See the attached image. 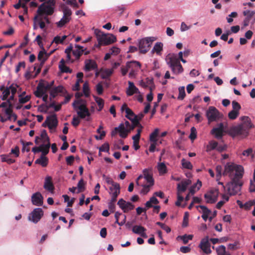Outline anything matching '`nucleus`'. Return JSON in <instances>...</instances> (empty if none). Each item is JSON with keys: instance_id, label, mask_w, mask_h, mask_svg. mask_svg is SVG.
Segmentation results:
<instances>
[{"instance_id": "f257e3e1", "label": "nucleus", "mask_w": 255, "mask_h": 255, "mask_svg": "<svg viewBox=\"0 0 255 255\" xmlns=\"http://www.w3.org/2000/svg\"><path fill=\"white\" fill-rule=\"evenodd\" d=\"M244 172V168L241 165L229 162L225 165L223 175L228 176L231 179L226 185L230 196L235 195L241 191L243 185L242 178Z\"/></svg>"}, {"instance_id": "f03ea898", "label": "nucleus", "mask_w": 255, "mask_h": 255, "mask_svg": "<svg viewBox=\"0 0 255 255\" xmlns=\"http://www.w3.org/2000/svg\"><path fill=\"white\" fill-rule=\"evenodd\" d=\"M81 102V100H75L73 103L72 106L80 119H84L87 118L86 120L90 121L91 113L86 104H82Z\"/></svg>"}, {"instance_id": "7ed1b4c3", "label": "nucleus", "mask_w": 255, "mask_h": 255, "mask_svg": "<svg viewBox=\"0 0 255 255\" xmlns=\"http://www.w3.org/2000/svg\"><path fill=\"white\" fill-rule=\"evenodd\" d=\"M55 3V0H48L44 2L39 6L37 10V14L39 16L52 15L54 12Z\"/></svg>"}, {"instance_id": "20e7f679", "label": "nucleus", "mask_w": 255, "mask_h": 255, "mask_svg": "<svg viewBox=\"0 0 255 255\" xmlns=\"http://www.w3.org/2000/svg\"><path fill=\"white\" fill-rule=\"evenodd\" d=\"M99 37L98 38L99 46L107 45L115 42L117 40L116 36L112 34H104L101 31L97 33Z\"/></svg>"}, {"instance_id": "39448f33", "label": "nucleus", "mask_w": 255, "mask_h": 255, "mask_svg": "<svg viewBox=\"0 0 255 255\" xmlns=\"http://www.w3.org/2000/svg\"><path fill=\"white\" fill-rule=\"evenodd\" d=\"M154 40L155 38L154 37H147L140 39L138 41V49L140 53L145 54L149 50L152 42Z\"/></svg>"}, {"instance_id": "423d86ee", "label": "nucleus", "mask_w": 255, "mask_h": 255, "mask_svg": "<svg viewBox=\"0 0 255 255\" xmlns=\"http://www.w3.org/2000/svg\"><path fill=\"white\" fill-rule=\"evenodd\" d=\"M43 215L44 212L41 208H35L29 214L28 220L36 224L40 220Z\"/></svg>"}, {"instance_id": "0eeeda50", "label": "nucleus", "mask_w": 255, "mask_h": 255, "mask_svg": "<svg viewBox=\"0 0 255 255\" xmlns=\"http://www.w3.org/2000/svg\"><path fill=\"white\" fill-rule=\"evenodd\" d=\"M143 175H139L136 179V184H139L138 181L144 177L147 183L150 185H153L154 180L152 177V172L151 169H144L143 171Z\"/></svg>"}, {"instance_id": "6e6552de", "label": "nucleus", "mask_w": 255, "mask_h": 255, "mask_svg": "<svg viewBox=\"0 0 255 255\" xmlns=\"http://www.w3.org/2000/svg\"><path fill=\"white\" fill-rule=\"evenodd\" d=\"M220 113L214 107H210L206 112V116L209 123L216 121L220 117Z\"/></svg>"}, {"instance_id": "1a4fd4ad", "label": "nucleus", "mask_w": 255, "mask_h": 255, "mask_svg": "<svg viewBox=\"0 0 255 255\" xmlns=\"http://www.w3.org/2000/svg\"><path fill=\"white\" fill-rule=\"evenodd\" d=\"M240 120L243 122L241 124L242 128L246 132V136L248 135L250 129L254 127L253 124L252 123L251 120L249 117L243 116L240 118Z\"/></svg>"}, {"instance_id": "9d476101", "label": "nucleus", "mask_w": 255, "mask_h": 255, "mask_svg": "<svg viewBox=\"0 0 255 255\" xmlns=\"http://www.w3.org/2000/svg\"><path fill=\"white\" fill-rule=\"evenodd\" d=\"M219 190H212L204 195V198L206 199V203L213 204L215 203L218 199L219 195Z\"/></svg>"}, {"instance_id": "9b49d317", "label": "nucleus", "mask_w": 255, "mask_h": 255, "mask_svg": "<svg viewBox=\"0 0 255 255\" xmlns=\"http://www.w3.org/2000/svg\"><path fill=\"white\" fill-rule=\"evenodd\" d=\"M59 93L64 96L67 94V91L61 85L52 88L50 92V100H52V99L55 98Z\"/></svg>"}, {"instance_id": "f8f14e48", "label": "nucleus", "mask_w": 255, "mask_h": 255, "mask_svg": "<svg viewBox=\"0 0 255 255\" xmlns=\"http://www.w3.org/2000/svg\"><path fill=\"white\" fill-rule=\"evenodd\" d=\"M119 132L120 137L126 138L127 137L128 131L125 130V126L124 123H121L118 127L115 128L111 132L112 136H114Z\"/></svg>"}, {"instance_id": "ddd939ff", "label": "nucleus", "mask_w": 255, "mask_h": 255, "mask_svg": "<svg viewBox=\"0 0 255 255\" xmlns=\"http://www.w3.org/2000/svg\"><path fill=\"white\" fill-rule=\"evenodd\" d=\"M199 247L206 254H210L211 253L208 237H206L202 239L199 245Z\"/></svg>"}, {"instance_id": "4468645a", "label": "nucleus", "mask_w": 255, "mask_h": 255, "mask_svg": "<svg viewBox=\"0 0 255 255\" xmlns=\"http://www.w3.org/2000/svg\"><path fill=\"white\" fill-rule=\"evenodd\" d=\"M46 123L50 129L56 128L58 125V120L56 114H53L47 117Z\"/></svg>"}, {"instance_id": "2eb2a0df", "label": "nucleus", "mask_w": 255, "mask_h": 255, "mask_svg": "<svg viewBox=\"0 0 255 255\" xmlns=\"http://www.w3.org/2000/svg\"><path fill=\"white\" fill-rule=\"evenodd\" d=\"M43 198L41 194L37 192L32 195L31 202L34 205L40 206L43 204Z\"/></svg>"}, {"instance_id": "dca6fc26", "label": "nucleus", "mask_w": 255, "mask_h": 255, "mask_svg": "<svg viewBox=\"0 0 255 255\" xmlns=\"http://www.w3.org/2000/svg\"><path fill=\"white\" fill-rule=\"evenodd\" d=\"M230 134L233 136L240 135H245L246 132L240 125L232 127L230 129Z\"/></svg>"}, {"instance_id": "f3484780", "label": "nucleus", "mask_w": 255, "mask_h": 255, "mask_svg": "<svg viewBox=\"0 0 255 255\" xmlns=\"http://www.w3.org/2000/svg\"><path fill=\"white\" fill-rule=\"evenodd\" d=\"M167 64L171 69L177 66L179 68V69L182 70V65L179 61V59H178L176 56L173 55L169 57Z\"/></svg>"}, {"instance_id": "a211bd4d", "label": "nucleus", "mask_w": 255, "mask_h": 255, "mask_svg": "<svg viewBox=\"0 0 255 255\" xmlns=\"http://www.w3.org/2000/svg\"><path fill=\"white\" fill-rule=\"evenodd\" d=\"M132 64H134L135 66H137L139 68L141 67L140 63L138 61L133 60L130 62H128L126 63L125 67H123L121 68V72L123 76H125L127 74L128 70L131 67Z\"/></svg>"}, {"instance_id": "6ab92c4d", "label": "nucleus", "mask_w": 255, "mask_h": 255, "mask_svg": "<svg viewBox=\"0 0 255 255\" xmlns=\"http://www.w3.org/2000/svg\"><path fill=\"white\" fill-rule=\"evenodd\" d=\"M132 232L136 234L140 235V236L144 238H147V236L145 233L146 229L141 226H134L132 229Z\"/></svg>"}, {"instance_id": "aec40b11", "label": "nucleus", "mask_w": 255, "mask_h": 255, "mask_svg": "<svg viewBox=\"0 0 255 255\" xmlns=\"http://www.w3.org/2000/svg\"><path fill=\"white\" fill-rule=\"evenodd\" d=\"M191 184V181L189 179H186L182 181L181 183L177 184V191L178 193L185 192L188 185Z\"/></svg>"}, {"instance_id": "412c9836", "label": "nucleus", "mask_w": 255, "mask_h": 255, "mask_svg": "<svg viewBox=\"0 0 255 255\" xmlns=\"http://www.w3.org/2000/svg\"><path fill=\"white\" fill-rule=\"evenodd\" d=\"M38 14L34 16L33 18V29H36L38 28V26L39 27L43 29L45 27L44 21H42L41 18H39Z\"/></svg>"}, {"instance_id": "4be33fe9", "label": "nucleus", "mask_w": 255, "mask_h": 255, "mask_svg": "<svg viewBox=\"0 0 255 255\" xmlns=\"http://www.w3.org/2000/svg\"><path fill=\"white\" fill-rule=\"evenodd\" d=\"M44 188L46 190L53 193L54 190V186L52 181V177L47 176L45 179Z\"/></svg>"}, {"instance_id": "5701e85b", "label": "nucleus", "mask_w": 255, "mask_h": 255, "mask_svg": "<svg viewBox=\"0 0 255 255\" xmlns=\"http://www.w3.org/2000/svg\"><path fill=\"white\" fill-rule=\"evenodd\" d=\"M85 68L84 70L88 72L92 70H94L97 68V64L96 62L91 59L86 60L85 61Z\"/></svg>"}, {"instance_id": "b1692460", "label": "nucleus", "mask_w": 255, "mask_h": 255, "mask_svg": "<svg viewBox=\"0 0 255 255\" xmlns=\"http://www.w3.org/2000/svg\"><path fill=\"white\" fill-rule=\"evenodd\" d=\"M128 89L127 92L128 96H132L135 93H138V89L134 86L133 82L128 81Z\"/></svg>"}, {"instance_id": "393cba45", "label": "nucleus", "mask_w": 255, "mask_h": 255, "mask_svg": "<svg viewBox=\"0 0 255 255\" xmlns=\"http://www.w3.org/2000/svg\"><path fill=\"white\" fill-rule=\"evenodd\" d=\"M84 52L83 47L79 45H75V49L73 50V54L76 59H79Z\"/></svg>"}, {"instance_id": "a878e982", "label": "nucleus", "mask_w": 255, "mask_h": 255, "mask_svg": "<svg viewBox=\"0 0 255 255\" xmlns=\"http://www.w3.org/2000/svg\"><path fill=\"white\" fill-rule=\"evenodd\" d=\"M43 84L39 83L37 87V90L34 92V95L38 98H41L45 94L46 91L43 88Z\"/></svg>"}, {"instance_id": "bb28decb", "label": "nucleus", "mask_w": 255, "mask_h": 255, "mask_svg": "<svg viewBox=\"0 0 255 255\" xmlns=\"http://www.w3.org/2000/svg\"><path fill=\"white\" fill-rule=\"evenodd\" d=\"M59 68L61 71L63 73H71L72 72V69L65 65V60L63 59L61 60L60 64L59 65Z\"/></svg>"}, {"instance_id": "cd10ccee", "label": "nucleus", "mask_w": 255, "mask_h": 255, "mask_svg": "<svg viewBox=\"0 0 255 255\" xmlns=\"http://www.w3.org/2000/svg\"><path fill=\"white\" fill-rule=\"evenodd\" d=\"M163 44L162 42H156L152 50V52L153 53L155 52L157 55H160L161 52L163 50Z\"/></svg>"}, {"instance_id": "c85d7f7f", "label": "nucleus", "mask_w": 255, "mask_h": 255, "mask_svg": "<svg viewBox=\"0 0 255 255\" xmlns=\"http://www.w3.org/2000/svg\"><path fill=\"white\" fill-rule=\"evenodd\" d=\"M48 159L45 156L41 155L40 157L35 161L36 164H40L42 167H46L48 164Z\"/></svg>"}, {"instance_id": "c756f323", "label": "nucleus", "mask_w": 255, "mask_h": 255, "mask_svg": "<svg viewBox=\"0 0 255 255\" xmlns=\"http://www.w3.org/2000/svg\"><path fill=\"white\" fill-rule=\"evenodd\" d=\"M0 90L2 91V96H1V99L3 101L6 100L10 94L9 89L8 88H5L4 86L2 85L0 87Z\"/></svg>"}, {"instance_id": "7c9ffc66", "label": "nucleus", "mask_w": 255, "mask_h": 255, "mask_svg": "<svg viewBox=\"0 0 255 255\" xmlns=\"http://www.w3.org/2000/svg\"><path fill=\"white\" fill-rule=\"evenodd\" d=\"M50 146V142L47 143V144H42L40 146L41 148V151L42 152V156H45L47 154L49 151V148Z\"/></svg>"}, {"instance_id": "2f4dec72", "label": "nucleus", "mask_w": 255, "mask_h": 255, "mask_svg": "<svg viewBox=\"0 0 255 255\" xmlns=\"http://www.w3.org/2000/svg\"><path fill=\"white\" fill-rule=\"evenodd\" d=\"M193 238V235H184L183 236H179L177 238V239H180L184 244H186L188 243L189 240H192Z\"/></svg>"}, {"instance_id": "473e14b6", "label": "nucleus", "mask_w": 255, "mask_h": 255, "mask_svg": "<svg viewBox=\"0 0 255 255\" xmlns=\"http://www.w3.org/2000/svg\"><path fill=\"white\" fill-rule=\"evenodd\" d=\"M113 69H106L102 72L101 78L103 79H106L111 76L113 74Z\"/></svg>"}, {"instance_id": "72a5a7b5", "label": "nucleus", "mask_w": 255, "mask_h": 255, "mask_svg": "<svg viewBox=\"0 0 255 255\" xmlns=\"http://www.w3.org/2000/svg\"><path fill=\"white\" fill-rule=\"evenodd\" d=\"M211 133L212 134H214L215 137L218 139L222 138L223 135V131L216 128H213L211 130Z\"/></svg>"}, {"instance_id": "f704fd0d", "label": "nucleus", "mask_w": 255, "mask_h": 255, "mask_svg": "<svg viewBox=\"0 0 255 255\" xmlns=\"http://www.w3.org/2000/svg\"><path fill=\"white\" fill-rule=\"evenodd\" d=\"M119 189V194L120 193V185L119 183H116L114 184V185H112L109 188V193L110 194H114L116 191L118 192L117 190H118Z\"/></svg>"}, {"instance_id": "c9c22d12", "label": "nucleus", "mask_w": 255, "mask_h": 255, "mask_svg": "<svg viewBox=\"0 0 255 255\" xmlns=\"http://www.w3.org/2000/svg\"><path fill=\"white\" fill-rule=\"evenodd\" d=\"M218 142L214 140H212L209 142V144L207 146L206 151L207 152L210 151L217 147Z\"/></svg>"}, {"instance_id": "e433bc0d", "label": "nucleus", "mask_w": 255, "mask_h": 255, "mask_svg": "<svg viewBox=\"0 0 255 255\" xmlns=\"http://www.w3.org/2000/svg\"><path fill=\"white\" fill-rule=\"evenodd\" d=\"M159 130L158 128H155L154 130L150 134V140L152 142H157V136L158 134Z\"/></svg>"}, {"instance_id": "4c0bfd02", "label": "nucleus", "mask_w": 255, "mask_h": 255, "mask_svg": "<svg viewBox=\"0 0 255 255\" xmlns=\"http://www.w3.org/2000/svg\"><path fill=\"white\" fill-rule=\"evenodd\" d=\"M94 99L96 103H97L99 106V111H101L104 107V101L101 98H99L97 96H94Z\"/></svg>"}, {"instance_id": "58836bf2", "label": "nucleus", "mask_w": 255, "mask_h": 255, "mask_svg": "<svg viewBox=\"0 0 255 255\" xmlns=\"http://www.w3.org/2000/svg\"><path fill=\"white\" fill-rule=\"evenodd\" d=\"M70 20L69 18L63 16L59 21L56 22V25L58 27H62L65 24L68 23Z\"/></svg>"}, {"instance_id": "ea45409f", "label": "nucleus", "mask_w": 255, "mask_h": 255, "mask_svg": "<svg viewBox=\"0 0 255 255\" xmlns=\"http://www.w3.org/2000/svg\"><path fill=\"white\" fill-rule=\"evenodd\" d=\"M63 16L71 19V15L72 14L71 10L68 7L64 6L63 7Z\"/></svg>"}, {"instance_id": "a19ab883", "label": "nucleus", "mask_w": 255, "mask_h": 255, "mask_svg": "<svg viewBox=\"0 0 255 255\" xmlns=\"http://www.w3.org/2000/svg\"><path fill=\"white\" fill-rule=\"evenodd\" d=\"M181 164L184 168L192 169L193 166L190 161L186 160L184 158L181 160Z\"/></svg>"}, {"instance_id": "79ce46f5", "label": "nucleus", "mask_w": 255, "mask_h": 255, "mask_svg": "<svg viewBox=\"0 0 255 255\" xmlns=\"http://www.w3.org/2000/svg\"><path fill=\"white\" fill-rule=\"evenodd\" d=\"M158 170L160 174H163L167 172V167L164 163H160L158 165Z\"/></svg>"}, {"instance_id": "37998d69", "label": "nucleus", "mask_w": 255, "mask_h": 255, "mask_svg": "<svg viewBox=\"0 0 255 255\" xmlns=\"http://www.w3.org/2000/svg\"><path fill=\"white\" fill-rule=\"evenodd\" d=\"M238 111L232 110L228 113V118L231 120H235L239 115Z\"/></svg>"}, {"instance_id": "c03bdc74", "label": "nucleus", "mask_w": 255, "mask_h": 255, "mask_svg": "<svg viewBox=\"0 0 255 255\" xmlns=\"http://www.w3.org/2000/svg\"><path fill=\"white\" fill-rule=\"evenodd\" d=\"M83 91L86 97H89L90 96V89L87 82H85L83 84Z\"/></svg>"}, {"instance_id": "a18cd8bd", "label": "nucleus", "mask_w": 255, "mask_h": 255, "mask_svg": "<svg viewBox=\"0 0 255 255\" xmlns=\"http://www.w3.org/2000/svg\"><path fill=\"white\" fill-rule=\"evenodd\" d=\"M66 37V35H64L62 37L59 36H56L54 38L52 42H55L56 44L63 43Z\"/></svg>"}, {"instance_id": "49530a36", "label": "nucleus", "mask_w": 255, "mask_h": 255, "mask_svg": "<svg viewBox=\"0 0 255 255\" xmlns=\"http://www.w3.org/2000/svg\"><path fill=\"white\" fill-rule=\"evenodd\" d=\"M77 188L78 189V191L77 192L78 193L81 192L85 190V183L82 178L78 182L77 184Z\"/></svg>"}, {"instance_id": "de8ad7c7", "label": "nucleus", "mask_w": 255, "mask_h": 255, "mask_svg": "<svg viewBox=\"0 0 255 255\" xmlns=\"http://www.w3.org/2000/svg\"><path fill=\"white\" fill-rule=\"evenodd\" d=\"M1 159L2 162H6L8 164H11L15 162L14 159L9 158L8 156L6 155H1Z\"/></svg>"}, {"instance_id": "09e8293b", "label": "nucleus", "mask_w": 255, "mask_h": 255, "mask_svg": "<svg viewBox=\"0 0 255 255\" xmlns=\"http://www.w3.org/2000/svg\"><path fill=\"white\" fill-rule=\"evenodd\" d=\"M216 252L218 255H225L226 253V247L223 245H221L216 249Z\"/></svg>"}, {"instance_id": "8fccbe9b", "label": "nucleus", "mask_w": 255, "mask_h": 255, "mask_svg": "<svg viewBox=\"0 0 255 255\" xmlns=\"http://www.w3.org/2000/svg\"><path fill=\"white\" fill-rule=\"evenodd\" d=\"M185 96V92L184 87H180L179 88V95L178 97V99L179 100H183Z\"/></svg>"}, {"instance_id": "3c124183", "label": "nucleus", "mask_w": 255, "mask_h": 255, "mask_svg": "<svg viewBox=\"0 0 255 255\" xmlns=\"http://www.w3.org/2000/svg\"><path fill=\"white\" fill-rule=\"evenodd\" d=\"M110 150V145L108 142H106L103 144L100 148V152H108Z\"/></svg>"}, {"instance_id": "603ef678", "label": "nucleus", "mask_w": 255, "mask_h": 255, "mask_svg": "<svg viewBox=\"0 0 255 255\" xmlns=\"http://www.w3.org/2000/svg\"><path fill=\"white\" fill-rule=\"evenodd\" d=\"M196 208L197 209L199 208H200L202 210L203 214L209 215L211 213V210H209L207 207H206L205 206H203V205L197 206Z\"/></svg>"}, {"instance_id": "864d4df0", "label": "nucleus", "mask_w": 255, "mask_h": 255, "mask_svg": "<svg viewBox=\"0 0 255 255\" xmlns=\"http://www.w3.org/2000/svg\"><path fill=\"white\" fill-rule=\"evenodd\" d=\"M125 207V209L123 210L124 213H127L129 211L133 210L134 208V205L129 202H127Z\"/></svg>"}, {"instance_id": "5fc2aeb1", "label": "nucleus", "mask_w": 255, "mask_h": 255, "mask_svg": "<svg viewBox=\"0 0 255 255\" xmlns=\"http://www.w3.org/2000/svg\"><path fill=\"white\" fill-rule=\"evenodd\" d=\"M30 96L27 95L25 97H22V95L19 96V102L20 104H24L29 101L30 99Z\"/></svg>"}, {"instance_id": "6e6d98bb", "label": "nucleus", "mask_w": 255, "mask_h": 255, "mask_svg": "<svg viewBox=\"0 0 255 255\" xmlns=\"http://www.w3.org/2000/svg\"><path fill=\"white\" fill-rule=\"evenodd\" d=\"M125 112L126 113V117L129 120L132 119L135 116L134 113L129 108H127Z\"/></svg>"}, {"instance_id": "4d7b16f0", "label": "nucleus", "mask_w": 255, "mask_h": 255, "mask_svg": "<svg viewBox=\"0 0 255 255\" xmlns=\"http://www.w3.org/2000/svg\"><path fill=\"white\" fill-rule=\"evenodd\" d=\"M255 12L254 11H250L249 10H245L243 11L244 15L246 16L247 18L251 19L255 14Z\"/></svg>"}, {"instance_id": "13d9d810", "label": "nucleus", "mask_w": 255, "mask_h": 255, "mask_svg": "<svg viewBox=\"0 0 255 255\" xmlns=\"http://www.w3.org/2000/svg\"><path fill=\"white\" fill-rule=\"evenodd\" d=\"M188 218L189 214L188 212H185L184 215L183 220L182 223V227H186L188 225Z\"/></svg>"}, {"instance_id": "bf43d9fd", "label": "nucleus", "mask_w": 255, "mask_h": 255, "mask_svg": "<svg viewBox=\"0 0 255 255\" xmlns=\"http://www.w3.org/2000/svg\"><path fill=\"white\" fill-rule=\"evenodd\" d=\"M4 113L5 114L7 115V119L8 120H11V115L12 113V107H9L6 108L4 110Z\"/></svg>"}, {"instance_id": "052dcab7", "label": "nucleus", "mask_w": 255, "mask_h": 255, "mask_svg": "<svg viewBox=\"0 0 255 255\" xmlns=\"http://www.w3.org/2000/svg\"><path fill=\"white\" fill-rule=\"evenodd\" d=\"M232 104L233 107L232 110L238 111L239 112L240 109H241V106L240 104L236 101H233Z\"/></svg>"}, {"instance_id": "680f3d73", "label": "nucleus", "mask_w": 255, "mask_h": 255, "mask_svg": "<svg viewBox=\"0 0 255 255\" xmlns=\"http://www.w3.org/2000/svg\"><path fill=\"white\" fill-rule=\"evenodd\" d=\"M79 118H80L78 116V117H76L75 116H73L71 123H72V125L74 127H77L80 124V120Z\"/></svg>"}, {"instance_id": "e2e57ef3", "label": "nucleus", "mask_w": 255, "mask_h": 255, "mask_svg": "<svg viewBox=\"0 0 255 255\" xmlns=\"http://www.w3.org/2000/svg\"><path fill=\"white\" fill-rule=\"evenodd\" d=\"M189 138L192 141L196 138V129L194 127H192L191 128V132L189 135Z\"/></svg>"}, {"instance_id": "0e129e2a", "label": "nucleus", "mask_w": 255, "mask_h": 255, "mask_svg": "<svg viewBox=\"0 0 255 255\" xmlns=\"http://www.w3.org/2000/svg\"><path fill=\"white\" fill-rule=\"evenodd\" d=\"M222 167L221 165H217L216 167V173H217V178L218 179H219L222 174H223V172L222 173Z\"/></svg>"}, {"instance_id": "69168bd1", "label": "nucleus", "mask_w": 255, "mask_h": 255, "mask_svg": "<svg viewBox=\"0 0 255 255\" xmlns=\"http://www.w3.org/2000/svg\"><path fill=\"white\" fill-rule=\"evenodd\" d=\"M103 178L108 184L113 185L117 183L115 182L111 177L107 176L105 174L103 175Z\"/></svg>"}, {"instance_id": "338daca9", "label": "nucleus", "mask_w": 255, "mask_h": 255, "mask_svg": "<svg viewBox=\"0 0 255 255\" xmlns=\"http://www.w3.org/2000/svg\"><path fill=\"white\" fill-rule=\"evenodd\" d=\"M143 188L141 191V193L143 194H146L150 190V187L152 185H150V184L148 185L144 184L142 185Z\"/></svg>"}, {"instance_id": "774afa93", "label": "nucleus", "mask_w": 255, "mask_h": 255, "mask_svg": "<svg viewBox=\"0 0 255 255\" xmlns=\"http://www.w3.org/2000/svg\"><path fill=\"white\" fill-rule=\"evenodd\" d=\"M96 90L98 95H101L103 93V87L101 83H99L96 86Z\"/></svg>"}]
</instances>
